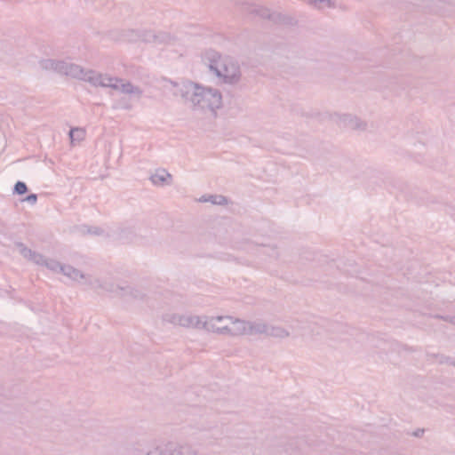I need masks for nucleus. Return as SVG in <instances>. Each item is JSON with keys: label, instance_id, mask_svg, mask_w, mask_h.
I'll list each match as a JSON object with an SVG mask.
<instances>
[{"label": "nucleus", "instance_id": "nucleus-2", "mask_svg": "<svg viewBox=\"0 0 455 455\" xmlns=\"http://www.w3.org/2000/svg\"><path fill=\"white\" fill-rule=\"evenodd\" d=\"M14 189L16 193L23 195L27 192V186L24 182L18 181L15 185Z\"/></svg>", "mask_w": 455, "mask_h": 455}, {"label": "nucleus", "instance_id": "nucleus-3", "mask_svg": "<svg viewBox=\"0 0 455 455\" xmlns=\"http://www.w3.org/2000/svg\"><path fill=\"white\" fill-rule=\"evenodd\" d=\"M76 133H77L79 136H84V131H82V130H78V129H76V130H72V131L70 132V137H71V140H73L74 136H75V134H76Z\"/></svg>", "mask_w": 455, "mask_h": 455}, {"label": "nucleus", "instance_id": "nucleus-1", "mask_svg": "<svg viewBox=\"0 0 455 455\" xmlns=\"http://www.w3.org/2000/svg\"><path fill=\"white\" fill-rule=\"evenodd\" d=\"M169 178H170V175L163 171V172L155 173L151 179L155 184H160V183L165 182Z\"/></svg>", "mask_w": 455, "mask_h": 455}, {"label": "nucleus", "instance_id": "nucleus-4", "mask_svg": "<svg viewBox=\"0 0 455 455\" xmlns=\"http://www.w3.org/2000/svg\"><path fill=\"white\" fill-rule=\"evenodd\" d=\"M27 200L28 201H30V202H36V195H30L27 197Z\"/></svg>", "mask_w": 455, "mask_h": 455}]
</instances>
